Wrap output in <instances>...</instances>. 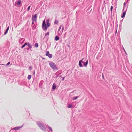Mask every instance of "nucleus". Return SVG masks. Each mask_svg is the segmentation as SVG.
<instances>
[{"label":"nucleus","mask_w":132,"mask_h":132,"mask_svg":"<svg viewBox=\"0 0 132 132\" xmlns=\"http://www.w3.org/2000/svg\"><path fill=\"white\" fill-rule=\"evenodd\" d=\"M64 29V27H62V30L63 31V30Z\"/></svg>","instance_id":"29"},{"label":"nucleus","mask_w":132,"mask_h":132,"mask_svg":"<svg viewBox=\"0 0 132 132\" xmlns=\"http://www.w3.org/2000/svg\"><path fill=\"white\" fill-rule=\"evenodd\" d=\"M126 11H124V12H123L122 14V16H121V17L122 18H123L125 17V14H126Z\"/></svg>","instance_id":"7"},{"label":"nucleus","mask_w":132,"mask_h":132,"mask_svg":"<svg viewBox=\"0 0 132 132\" xmlns=\"http://www.w3.org/2000/svg\"><path fill=\"white\" fill-rule=\"evenodd\" d=\"M34 22H33H33H32V24H34Z\"/></svg>","instance_id":"32"},{"label":"nucleus","mask_w":132,"mask_h":132,"mask_svg":"<svg viewBox=\"0 0 132 132\" xmlns=\"http://www.w3.org/2000/svg\"><path fill=\"white\" fill-rule=\"evenodd\" d=\"M64 77H63V79H62V80L63 81L64 80Z\"/></svg>","instance_id":"30"},{"label":"nucleus","mask_w":132,"mask_h":132,"mask_svg":"<svg viewBox=\"0 0 132 132\" xmlns=\"http://www.w3.org/2000/svg\"><path fill=\"white\" fill-rule=\"evenodd\" d=\"M78 98V97L77 96H76V97H75V98H74L73 99V100H76V99H77Z\"/></svg>","instance_id":"25"},{"label":"nucleus","mask_w":132,"mask_h":132,"mask_svg":"<svg viewBox=\"0 0 132 132\" xmlns=\"http://www.w3.org/2000/svg\"><path fill=\"white\" fill-rule=\"evenodd\" d=\"M10 64V62H9L6 65L7 66L8 65Z\"/></svg>","instance_id":"27"},{"label":"nucleus","mask_w":132,"mask_h":132,"mask_svg":"<svg viewBox=\"0 0 132 132\" xmlns=\"http://www.w3.org/2000/svg\"><path fill=\"white\" fill-rule=\"evenodd\" d=\"M113 8V6H111V7H110V11H111V14H112V11Z\"/></svg>","instance_id":"15"},{"label":"nucleus","mask_w":132,"mask_h":132,"mask_svg":"<svg viewBox=\"0 0 132 132\" xmlns=\"http://www.w3.org/2000/svg\"><path fill=\"white\" fill-rule=\"evenodd\" d=\"M26 45H27L31 49L32 48V46L31 44L27 42H26Z\"/></svg>","instance_id":"4"},{"label":"nucleus","mask_w":132,"mask_h":132,"mask_svg":"<svg viewBox=\"0 0 132 132\" xmlns=\"http://www.w3.org/2000/svg\"><path fill=\"white\" fill-rule=\"evenodd\" d=\"M58 23V21L57 20L55 19L54 22V24H57Z\"/></svg>","instance_id":"8"},{"label":"nucleus","mask_w":132,"mask_h":132,"mask_svg":"<svg viewBox=\"0 0 132 132\" xmlns=\"http://www.w3.org/2000/svg\"><path fill=\"white\" fill-rule=\"evenodd\" d=\"M29 68H30V69H31V67H29Z\"/></svg>","instance_id":"31"},{"label":"nucleus","mask_w":132,"mask_h":132,"mask_svg":"<svg viewBox=\"0 0 132 132\" xmlns=\"http://www.w3.org/2000/svg\"><path fill=\"white\" fill-rule=\"evenodd\" d=\"M37 15L36 14L32 15V19L33 21L36 22L37 20Z\"/></svg>","instance_id":"3"},{"label":"nucleus","mask_w":132,"mask_h":132,"mask_svg":"<svg viewBox=\"0 0 132 132\" xmlns=\"http://www.w3.org/2000/svg\"><path fill=\"white\" fill-rule=\"evenodd\" d=\"M49 128L50 131H52V129L50 127H49Z\"/></svg>","instance_id":"26"},{"label":"nucleus","mask_w":132,"mask_h":132,"mask_svg":"<svg viewBox=\"0 0 132 132\" xmlns=\"http://www.w3.org/2000/svg\"><path fill=\"white\" fill-rule=\"evenodd\" d=\"M42 28L44 30H46L47 29V26L46 25H44V26H42Z\"/></svg>","instance_id":"5"},{"label":"nucleus","mask_w":132,"mask_h":132,"mask_svg":"<svg viewBox=\"0 0 132 132\" xmlns=\"http://www.w3.org/2000/svg\"><path fill=\"white\" fill-rule=\"evenodd\" d=\"M21 1L20 0H18L16 3V4L18 5H20L21 3Z\"/></svg>","instance_id":"11"},{"label":"nucleus","mask_w":132,"mask_h":132,"mask_svg":"<svg viewBox=\"0 0 132 132\" xmlns=\"http://www.w3.org/2000/svg\"><path fill=\"white\" fill-rule=\"evenodd\" d=\"M56 84L54 83L53 85L52 88L54 89L55 90L56 87Z\"/></svg>","instance_id":"6"},{"label":"nucleus","mask_w":132,"mask_h":132,"mask_svg":"<svg viewBox=\"0 0 132 132\" xmlns=\"http://www.w3.org/2000/svg\"><path fill=\"white\" fill-rule=\"evenodd\" d=\"M20 128V127H15L14 128V130H18Z\"/></svg>","instance_id":"14"},{"label":"nucleus","mask_w":132,"mask_h":132,"mask_svg":"<svg viewBox=\"0 0 132 132\" xmlns=\"http://www.w3.org/2000/svg\"><path fill=\"white\" fill-rule=\"evenodd\" d=\"M59 39V37L57 36H56L55 38V40L56 41H58Z\"/></svg>","instance_id":"9"},{"label":"nucleus","mask_w":132,"mask_h":132,"mask_svg":"<svg viewBox=\"0 0 132 132\" xmlns=\"http://www.w3.org/2000/svg\"><path fill=\"white\" fill-rule=\"evenodd\" d=\"M26 42H25L24 44L21 47V48H23L26 45Z\"/></svg>","instance_id":"12"},{"label":"nucleus","mask_w":132,"mask_h":132,"mask_svg":"<svg viewBox=\"0 0 132 132\" xmlns=\"http://www.w3.org/2000/svg\"><path fill=\"white\" fill-rule=\"evenodd\" d=\"M48 56L49 58H51L52 57V54H50Z\"/></svg>","instance_id":"19"},{"label":"nucleus","mask_w":132,"mask_h":132,"mask_svg":"<svg viewBox=\"0 0 132 132\" xmlns=\"http://www.w3.org/2000/svg\"><path fill=\"white\" fill-rule=\"evenodd\" d=\"M49 64L53 70H57L58 69L57 67L54 63L51 62L49 63Z\"/></svg>","instance_id":"2"},{"label":"nucleus","mask_w":132,"mask_h":132,"mask_svg":"<svg viewBox=\"0 0 132 132\" xmlns=\"http://www.w3.org/2000/svg\"><path fill=\"white\" fill-rule=\"evenodd\" d=\"M45 20H44L43 22V24H42V26H44V25H45Z\"/></svg>","instance_id":"18"},{"label":"nucleus","mask_w":132,"mask_h":132,"mask_svg":"<svg viewBox=\"0 0 132 132\" xmlns=\"http://www.w3.org/2000/svg\"><path fill=\"white\" fill-rule=\"evenodd\" d=\"M31 75H29L28 76V79L29 80H30L31 79Z\"/></svg>","instance_id":"13"},{"label":"nucleus","mask_w":132,"mask_h":132,"mask_svg":"<svg viewBox=\"0 0 132 132\" xmlns=\"http://www.w3.org/2000/svg\"><path fill=\"white\" fill-rule=\"evenodd\" d=\"M30 8V6H28V8H27V10L28 11H29Z\"/></svg>","instance_id":"24"},{"label":"nucleus","mask_w":132,"mask_h":132,"mask_svg":"<svg viewBox=\"0 0 132 132\" xmlns=\"http://www.w3.org/2000/svg\"><path fill=\"white\" fill-rule=\"evenodd\" d=\"M68 108H71L72 107V105L71 104H69L68 105Z\"/></svg>","instance_id":"22"},{"label":"nucleus","mask_w":132,"mask_h":132,"mask_svg":"<svg viewBox=\"0 0 132 132\" xmlns=\"http://www.w3.org/2000/svg\"><path fill=\"white\" fill-rule=\"evenodd\" d=\"M61 25L60 26V27H59V28L58 29V31H60V30L61 29Z\"/></svg>","instance_id":"23"},{"label":"nucleus","mask_w":132,"mask_h":132,"mask_svg":"<svg viewBox=\"0 0 132 132\" xmlns=\"http://www.w3.org/2000/svg\"><path fill=\"white\" fill-rule=\"evenodd\" d=\"M50 23H49L48 22L47 23L46 25V26L47 27H49L50 26Z\"/></svg>","instance_id":"17"},{"label":"nucleus","mask_w":132,"mask_h":132,"mask_svg":"<svg viewBox=\"0 0 132 132\" xmlns=\"http://www.w3.org/2000/svg\"><path fill=\"white\" fill-rule=\"evenodd\" d=\"M9 29V27H8L6 30V32H5V33H4V35H6L7 33L8 32V30Z\"/></svg>","instance_id":"10"},{"label":"nucleus","mask_w":132,"mask_h":132,"mask_svg":"<svg viewBox=\"0 0 132 132\" xmlns=\"http://www.w3.org/2000/svg\"><path fill=\"white\" fill-rule=\"evenodd\" d=\"M50 54V53L49 51H47V52L46 53V56H48Z\"/></svg>","instance_id":"20"},{"label":"nucleus","mask_w":132,"mask_h":132,"mask_svg":"<svg viewBox=\"0 0 132 132\" xmlns=\"http://www.w3.org/2000/svg\"><path fill=\"white\" fill-rule=\"evenodd\" d=\"M81 62L83 63L84 66L86 67L87 65L88 60H85L84 58H83L81 60H80L79 62V65L80 67H82L83 66L82 64H81Z\"/></svg>","instance_id":"1"},{"label":"nucleus","mask_w":132,"mask_h":132,"mask_svg":"<svg viewBox=\"0 0 132 132\" xmlns=\"http://www.w3.org/2000/svg\"><path fill=\"white\" fill-rule=\"evenodd\" d=\"M50 34V32H48L47 33H46L45 34V36H46L47 35H49Z\"/></svg>","instance_id":"21"},{"label":"nucleus","mask_w":132,"mask_h":132,"mask_svg":"<svg viewBox=\"0 0 132 132\" xmlns=\"http://www.w3.org/2000/svg\"><path fill=\"white\" fill-rule=\"evenodd\" d=\"M103 77V75H102Z\"/></svg>","instance_id":"33"},{"label":"nucleus","mask_w":132,"mask_h":132,"mask_svg":"<svg viewBox=\"0 0 132 132\" xmlns=\"http://www.w3.org/2000/svg\"><path fill=\"white\" fill-rule=\"evenodd\" d=\"M65 37H66V35H64V37H63V38H65Z\"/></svg>","instance_id":"28"},{"label":"nucleus","mask_w":132,"mask_h":132,"mask_svg":"<svg viewBox=\"0 0 132 132\" xmlns=\"http://www.w3.org/2000/svg\"><path fill=\"white\" fill-rule=\"evenodd\" d=\"M35 46L36 47H38V43H35Z\"/></svg>","instance_id":"16"}]
</instances>
